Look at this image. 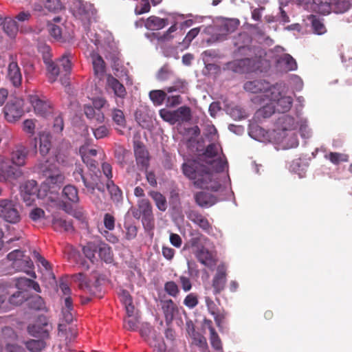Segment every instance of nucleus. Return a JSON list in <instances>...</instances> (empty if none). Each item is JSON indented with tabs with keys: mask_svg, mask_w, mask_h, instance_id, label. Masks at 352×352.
Masks as SVG:
<instances>
[{
	"mask_svg": "<svg viewBox=\"0 0 352 352\" xmlns=\"http://www.w3.org/2000/svg\"><path fill=\"white\" fill-rule=\"evenodd\" d=\"M249 134L252 138L259 142L270 141V132L265 131L258 126H252Z\"/></svg>",
	"mask_w": 352,
	"mask_h": 352,
	"instance_id": "b1692460",
	"label": "nucleus"
},
{
	"mask_svg": "<svg viewBox=\"0 0 352 352\" xmlns=\"http://www.w3.org/2000/svg\"><path fill=\"white\" fill-rule=\"evenodd\" d=\"M45 340V339L43 338H40L39 340H30L25 342V346L31 352H41L47 346Z\"/></svg>",
	"mask_w": 352,
	"mask_h": 352,
	"instance_id": "72a5a7b5",
	"label": "nucleus"
},
{
	"mask_svg": "<svg viewBox=\"0 0 352 352\" xmlns=\"http://www.w3.org/2000/svg\"><path fill=\"white\" fill-rule=\"evenodd\" d=\"M4 116L9 122L19 120L23 114V109L20 102L8 103L3 108Z\"/></svg>",
	"mask_w": 352,
	"mask_h": 352,
	"instance_id": "f8f14e48",
	"label": "nucleus"
},
{
	"mask_svg": "<svg viewBox=\"0 0 352 352\" xmlns=\"http://www.w3.org/2000/svg\"><path fill=\"white\" fill-rule=\"evenodd\" d=\"M71 54H64L58 60V64L62 67L66 74H69L72 70Z\"/></svg>",
	"mask_w": 352,
	"mask_h": 352,
	"instance_id": "c03bdc74",
	"label": "nucleus"
},
{
	"mask_svg": "<svg viewBox=\"0 0 352 352\" xmlns=\"http://www.w3.org/2000/svg\"><path fill=\"white\" fill-rule=\"evenodd\" d=\"M45 3L50 12H58L64 8L61 0H45Z\"/></svg>",
	"mask_w": 352,
	"mask_h": 352,
	"instance_id": "603ef678",
	"label": "nucleus"
},
{
	"mask_svg": "<svg viewBox=\"0 0 352 352\" xmlns=\"http://www.w3.org/2000/svg\"><path fill=\"white\" fill-rule=\"evenodd\" d=\"M64 128L63 118L60 115L55 117L53 123V131L55 133H60Z\"/></svg>",
	"mask_w": 352,
	"mask_h": 352,
	"instance_id": "052dcab7",
	"label": "nucleus"
},
{
	"mask_svg": "<svg viewBox=\"0 0 352 352\" xmlns=\"http://www.w3.org/2000/svg\"><path fill=\"white\" fill-rule=\"evenodd\" d=\"M239 21L236 19H224L221 25V36H226L233 32L239 26Z\"/></svg>",
	"mask_w": 352,
	"mask_h": 352,
	"instance_id": "a878e982",
	"label": "nucleus"
},
{
	"mask_svg": "<svg viewBox=\"0 0 352 352\" xmlns=\"http://www.w3.org/2000/svg\"><path fill=\"white\" fill-rule=\"evenodd\" d=\"M196 256L202 264L206 266H210L214 264L213 254L204 248H201L197 251Z\"/></svg>",
	"mask_w": 352,
	"mask_h": 352,
	"instance_id": "c756f323",
	"label": "nucleus"
},
{
	"mask_svg": "<svg viewBox=\"0 0 352 352\" xmlns=\"http://www.w3.org/2000/svg\"><path fill=\"white\" fill-rule=\"evenodd\" d=\"M142 221L145 228L148 230L152 229L154 225L152 211L143 214Z\"/></svg>",
	"mask_w": 352,
	"mask_h": 352,
	"instance_id": "0e129e2a",
	"label": "nucleus"
},
{
	"mask_svg": "<svg viewBox=\"0 0 352 352\" xmlns=\"http://www.w3.org/2000/svg\"><path fill=\"white\" fill-rule=\"evenodd\" d=\"M82 182L87 192L91 194H94L96 190L101 192L104 191V186L96 175L86 174Z\"/></svg>",
	"mask_w": 352,
	"mask_h": 352,
	"instance_id": "4468645a",
	"label": "nucleus"
},
{
	"mask_svg": "<svg viewBox=\"0 0 352 352\" xmlns=\"http://www.w3.org/2000/svg\"><path fill=\"white\" fill-rule=\"evenodd\" d=\"M46 10H47V8H45V4L43 6V1H36L32 4V11L38 16L47 14Z\"/></svg>",
	"mask_w": 352,
	"mask_h": 352,
	"instance_id": "6e6d98bb",
	"label": "nucleus"
},
{
	"mask_svg": "<svg viewBox=\"0 0 352 352\" xmlns=\"http://www.w3.org/2000/svg\"><path fill=\"white\" fill-rule=\"evenodd\" d=\"M107 86L113 90L116 96L119 97L124 96L126 93L125 88L123 85L111 75L107 77Z\"/></svg>",
	"mask_w": 352,
	"mask_h": 352,
	"instance_id": "bb28decb",
	"label": "nucleus"
},
{
	"mask_svg": "<svg viewBox=\"0 0 352 352\" xmlns=\"http://www.w3.org/2000/svg\"><path fill=\"white\" fill-rule=\"evenodd\" d=\"M293 99L291 96L280 86L273 85L271 88L270 97L266 99L263 107L257 111L258 116L267 118L273 114L275 111L284 112L292 107Z\"/></svg>",
	"mask_w": 352,
	"mask_h": 352,
	"instance_id": "f03ea898",
	"label": "nucleus"
},
{
	"mask_svg": "<svg viewBox=\"0 0 352 352\" xmlns=\"http://www.w3.org/2000/svg\"><path fill=\"white\" fill-rule=\"evenodd\" d=\"M226 282V270L223 265L217 267V273L212 280L214 294L220 293L225 287Z\"/></svg>",
	"mask_w": 352,
	"mask_h": 352,
	"instance_id": "f3484780",
	"label": "nucleus"
},
{
	"mask_svg": "<svg viewBox=\"0 0 352 352\" xmlns=\"http://www.w3.org/2000/svg\"><path fill=\"white\" fill-rule=\"evenodd\" d=\"M135 154L138 166L142 170H146L148 165V153L145 147L141 144H137L135 148Z\"/></svg>",
	"mask_w": 352,
	"mask_h": 352,
	"instance_id": "aec40b11",
	"label": "nucleus"
},
{
	"mask_svg": "<svg viewBox=\"0 0 352 352\" xmlns=\"http://www.w3.org/2000/svg\"><path fill=\"white\" fill-rule=\"evenodd\" d=\"M46 182L48 184H61L64 182L65 176L62 172L55 166L49 167L45 171Z\"/></svg>",
	"mask_w": 352,
	"mask_h": 352,
	"instance_id": "a211bd4d",
	"label": "nucleus"
},
{
	"mask_svg": "<svg viewBox=\"0 0 352 352\" xmlns=\"http://www.w3.org/2000/svg\"><path fill=\"white\" fill-rule=\"evenodd\" d=\"M51 148V141L47 135H42L40 138V148L39 151L42 155H45L50 151Z\"/></svg>",
	"mask_w": 352,
	"mask_h": 352,
	"instance_id": "8fccbe9b",
	"label": "nucleus"
},
{
	"mask_svg": "<svg viewBox=\"0 0 352 352\" xmlns=\"http://www.w3.org/2000/svg\"><path fill=\"white\" fill-rule=\"evenodd\" d=\"M243 87L245 91L256 94L252 99L254 103L263 105L266 99L270 97L273 86L265 81L254 80L245 82Z\"/></svg>",
	"mask_w": 352,
	"mask_h": 352,
	"instance_id": "7ed1b4c3",
	"label": "nucleus"
},
{
	"mask_svg": "<svg viewBox=\"0 0 352 352\" xmlns=\"http://www.w3.org/2000/svg\"><path fill=\"white\" fill-rule=\"evenodd\" d=\"M162 309L164 311L166 321H171L177 311L176 305L173 300H164L162 302Z\"/></svg>",
	"mask_w": 352,
	"mask_h": 352,
	"instance_id": "473e14b6",
	"label": "nucleus"
},
{
	"mask_svg": "<svg viewBox=\"0 0 352 352\" xmlns=\"http://www.w3.org/2000/svg\"><path fill=\"white\" fill-rule=\"evenodd\" d=\"M109 133V130L104 125L100 126L99 127L94 130V134L96 139H101L105 138L108 136Z\"/></svg>",
	"mask_w": 352,
	"mask_h": 352,
	"instance_id": "774afa93",
	"label": "nucleus"
},
{
	"mask_svg": "<svg viewBox=\"0 0 352 352\" xmlns=\"http://www.w3.org/2000/svg\"><path fill=\"white\" fill-rule=\"evenodd\" d=\"M121 302L124 306L126 316L124 317L123 321V327L125 329L132 330V298L129 292L125 289H121L119 293Z\"/></svg>",
	"mask_w": 352,
	"mask_h": 352,
	"instance_id": "9b49d317",
	"label": "nucleus"
},
{
	"mask_svg": "<svg viewBox=\"0 0 352 352\" xmlns=\"http://www.w3.org/2000/svg\"><path fill=\"white\" fill-rule=\"evenodd\" d=\"M195 198L197 204L201 207L208 208L217 202V199L214 196L204 192L197 193Z\"/></svg>",
	"mask_w": 352,
	"mask_h": 352,
	"instance_id": "4be33fe9",
	"label": "nucleus"
},
{
	"mask_svg": "<svg viewBox=\"0 0 352 352\" xmlns=\"http://www.w3.org/2000/svg\"><path fill=\"white\" fill-rule=\"evenodd\" d=\"M7 258L12 261L11 266L15 271L24 272L32 277H36L35 272H30L34 267L33 262L23 251L14 250L8 254Z\"/></svg>",
	"mask_w": 352,
	"mask_h": 352,
	"instance_id": "20e7f679",
	"label": "nucleus"
},
{
	"mask_svg": "<svg viewBox=\"0 0 352 352\" xmlns=\"http://www.w3.org/2000/svg\"><path fill=\"white\" fill-rule=\"evenodd\" d=\"M151 6L148 0H141L139 5L135 8V12L136 14H142L144 13L148 12Z\"/></svg>",
	"mask_w": 352,
	"mask_h": 352,
	"instance_id": "13d9d810",
	"label": "nucleus"
},
{
	"mask_svg": "<svg viewBox=\"0 0 352 352\" xmlns=\"http://www.w3.org/2000/svg\"><path fill=\"white\" fill-rule=\"evenodd\" d=\"M74 278L76 281L79 283L78 285L80 289H85L89 288V284L85 275L83 273L76 274L74 275Z\"/></svg>",
	"mask_w": 352,
	"mask_h": 352,
	"instance_id": "680f3d73",
	"label": "nucleus"
},
{
	"mask_svg": "<svg viewBox=\"0 0 352 352\" xmlns=\"http://www.w3.org/2000/svg\"><path fill=\"white\" fill-rule=\"evenodd\" d=\"M165 291L172 296H176L179 293V288L173 281L167 282L164 285Z\"/></svg>",
	"mask_w": 352,
	"mask_h": 352,
	"instance_id": "e2e57ef3",
	"label": "nucleus"
},
{
	"mask_svg": "<svg viewBox=\"0 0 352 352\" xmlns=\"http://www.w3.org/2000/svg\"><path fill=\"white\" fill-rule=\"evenodd\" d=\"M278 63L279 67L285 72L294 71L297 69L296 60L289 54L283 55Z\"/></svg>",
	"mask_w": 352,
	"mask_h": 352,
	"instance_id": "393cba45",
	"label": "nucleus"
},
{
	"mask_svg": "<svg viewBox=\"0 0 352 352\" xmlns=\"http://www.w3.org/2000/svg\"><path fill=\"white\" fill-rule=\"evenodd\" d=\"M160 115L164 121L168 122L171 124L177 123L174 111L162 109L160 111Z\"/></svg>",
	"mask_w": 352,
	"mask_h": 352,
	"instance_id": "3c124183",
	"label": "nucleus"
},
{
	"mask_svg": "<svg viewBox=\"0 0 352 352\" xmlns=\"http://www.w3.org/2000/svg\"><path fill=\"white\" fill-rule=\"evenodd\" d=\"M22 129L23 131L30 136L34 135L36 129L35 121L32 119L25 120L23 122Z\"/></svg>",
	"mask_w": 352,
	"mask_h": 352,
	"instance_id": "864d4df0",
	"label": "nucleus"
},
{
	"mask_svg": "<svg viewBox=\"0 0 352 352\" xmlns=\"http://www.w3.org/2000/svg\"><path fill=\"white\" fill-rule=\"evenodd\" d=\"M202 164L188 161L182 166L184 175L199 188L217 191L221 186L219 175L228 167L222 149L217 143L208 145L201 157Z\"/></svg>",
	"mask_w": 352,
	"mask_h": 352,
	"instance_id": "f257e3e1",
	"label": "nucleus"
},
{
	"mask_svg": "<svg viewBox=\"0 0 352 352\" xmlns=\"http://www.w3.org/2000/svg\"><path fill=\"white\" fill-rule=\"evenodd\" d=\"M63 197L74 204L79 201L78 190L72 185H67L63 188Z\"/></svg>",
	"mask_w": 352,
	"mask_h": 352,
	"instance_id": "7c9ffc66",
	"label": "nucleus"
},
{
	"mask_svg": "<svg viewBox=\"0 0 352 352\" xmlns=\"http://www.w3.org/2000/svg\"><path fill=\"white\" fill-rule=\"evenodd\" d=\"M129 151H126L122 147L118 148L116 151V156L121 164L126 163V161L129 157Z\"/></svg>",
	"mask_w": 352,
	"mask_h": 352,
	"instance_id": "69168bd1",
	"label": "nucleus"
},
{
	"mask_svg": "<svg viewBox=\"0 0 352 352\" xmlns=\"http://www.w3.org/2000/svg\"><path fill=\"white\" fill-rule=\"evenodd\" d=\"M0 212L5 221L10 223H17L21 220L17 204L7 199H0Z\"/></svg>",
	"mask_w": 352,
	"mask_h": 352,
	"instance_id": "0eeeda50",
	"label": "nucleus"
},
{
	"mask_svg": "<svg viewBox=\"0 0 352 352\" xmlns=\"http://www.w3.org/2000/svg\"><path fill=\"white\" fill-rule=\"evenodd\" d=\"M48 31L51 36L58 41H63L64 39L62 36V30L58 25L54 23H48Z\"/></svg>",
	"mask_w": 352,
	"mask_h": 352,
	"instance_id": "de8ad7c7",
	"label": "nucleus"
},
{
	"mask_svg": "<svg viewBox=\"0 0 352 352\" xmlns=\"http://www.w3.org/2000/svg\"><path fill=\"white\" fill-rule=\"evenodd\" d=\"M325 159L329 160L333 164H339L349 160V156L344 153L330 152L324 155Z\"/></svg>",
	"mask_w": 352,
	"mask_h": 352,
	"instance_id": "ea45409f",
	"label": "nucleus"
},
{
	"mask_svg": "<svg viewBox=\"0 0 352 352\" xmlns=\"http://www.w3.org/2000/svg\"><path fill=\"white\" fill-rule=\"evenodd\" d=\"M297 127V122L289 116H282L276 123V128L272 131H280V133L295 132Z\"/></svg>",
	"mask_w": 352,
	"mask_h": 352,
	"instance_id": "ddd939ff",
	"label": "nucleus"
},
{
	"mask_svg": "<svg viewBox=\"0 0 352 352\" xmlns=\"http://www.w3.org/2000/svg\"><path fill=\"white\" fill-rule=\"evenodd\" d=\"M175 120L177 122L181 123L184 122H188L191 118L190 109L187 107H181L177 110H175Z\"/></svg>",
	"mask_w": 352,
	"mask_h": 352,
	"instance_id": "f704fd0d",
	"label": "nucleus"
},
{
	"mask_svg": "<svg viewBox=\"0 0 352 352\" xmlns=\"http://www.w3.org/2000/svg\"><path fill=\"white\" fill-rule=\"evenodd\" d=\"M289 170L297 173L300 177H302L305 174L306 166L305 164H302L300 159H296L292 162Z\"/></svg>",
	"mask_w": 352,
	"mask_h": 352,
	"instance_id": "37998d69",
	"label": "nucleus"
},
{
	"mask_svg": "<svg viewBox=\"0 0 352 352\" xmlns=\"http://www.w3.org/2000/svg\"><path fill=\"white\" fill-rule=\"evenodd\" d=\"M94 72L96 76L101 79L106 72V65L103 58L97 53L91 54Z\"/></svg>",
	"mask_w": 352,
	"mask_h": 352,
	"instance_id": "6ab92c4d",
	"label": "nucleus"
},
{
	"mask_svg": "<svg viewBox=\"0 0 352 352\" xmlns=\"http://www.w3.org/2000/svg\"><path fill=\"white\" fill-rule=\"evenodd\" d=\"M206 322L210 326V342L212 347L217 351H222V344L221 340L214 331V329L210 326L211 321H206Z\"/></svg>",
	"mask_w": 352,
	"mask_h": 352,
	"instance_id": "79ce46f5",
	"label": "nucleus"
},
{
	"mask_svg": "<svg viewBox=\"0 0 352 352\" xmlns=\"http://www.w3.org/2000/svg\"><path fill=\"white\" fill-rule=\"evenodd\" d=\"M28 149L23 144H18L11 153L10 160L13 165L21 167L25 164Z\"/></svg>",
	"mask_w": 352,
	"mask_h": 352,
	"instance_id": "2eb2a0df",
	"label": "nucleus"
},
{
	"mask_svg": "<svg viewBox=\"0 0 352 352\" xmlns=\"http://www.w3.org/2000/svg\"><path fill=\"white\" fill-rule=\"evenodd\" d=\"M228 68L234 72L244 73L255 71L259 69L255 60L250 58L234 60L228 64Z\"/></svg>",
	"mask_w": 352,
	"mask_h": 352,
	"instance_id": "9d476101",
	"label": "nucleus"
},
{
	"mask_svg": "<svg viewBox=\"0 0 352 352\" xmlns=\"http://www.w3.org/2000/svg\"><path fill=\"white\" fill-rule=\"evenodd\" d=\"M188 218L204 231L209 228L210 223L208 219L195 211H190L188 214Z\"/></svg>",
	"mask_w": 352,
	"mask_h": 352,
	"instance_id": "cd10ccee",
	"label": "nucleus"
},
{
	"mask_svg": "<svg viewBox=\"0 0 352 352\" xmlns=\"http://www.w3.org/2000/svg\"><path fill=\"white\" fill-rule=\"evenodd\" d=\"M52 225L56 230L60 229L67 232L73 230L72 222L62 218H54L52 221Z\"/></svg>",
	"mask_w": 352,
	"mask_h": 352,
	"instance_id": "4c0bfd02",
	"label": "nucleus"
},
{
	"mask_svg": "<svg viewBox=\"0 0 352 352\" xmlns=\"http://www.w3.org/2000/svg\"><path fill=\"white\" fill-rule=\"evenodd\" d=\"M167 25L166 21L157 16H151L148 18L146 22V26L151 30H160Z\"/></svg>",
	"mask_w": 352,
	"mask_h": 352,
	"instance_id": "c9c22d12",
	"label": "nucleus"
},
{
	"mask_svg": "<svg viewBox=\"0 0 352 352\" xmlns=\"http://www.w3.org/2000/svg\"><path fill=\"white\" fill-rule=\"evenodd\" d=\"M21 189L25 195H35L38 192L37 183L34 180H28L21 186Z\"/></svg>",
	"mask_w": 352,
	"mask_h": 352,
	"instance_id": "58836bf2",
	"label": "nucleus"
},
{
	"mask_svg": "<svg viewBox=\"0 0 352 352\" xmlns=\"http://www.w3.org/2000/svg\"><path fill=\"white\" fill-rule=\"evenodd\" d=\"M313 30L315 34H323L327 32L324 23L314 16H311Z\"/></svg>",
	"mask_w": 352,
	"mask_h": 352,
	"instance_id": "09e8293b",
	"label": "nucleus"
},
{
	"mask_svg": "<svg viewBox=\"0 0 352 352\" xmlns=\"http://www.w3.org/2000/svg\"><path fill=\"white\" fill-rule=\"evenodd\" d=\"M28 306L35 310H47L43 299L38 295L32 296L28 299Z\"/></svg>",
	"mask_w": 352,
	"mask_h": 352,
	"instance_id": "e433bc0d",
	"label": "nucleus"
},
{
	"mask_svg": "<svg viewBox=\"0 0 352 352\" xmlns=\"http://www.w3.org/2000/svg\"><path fill=\"white\" fill-rule=\"evenodd\" d=\"M270 142H274L278 149H289L298 145V140L296 132L280 133V131H270Z\"/></svg>",
	"mask_w": 352,
	"mask_h": 352,
	"instance_id": "39448f33",
	"label": "nucleus"
},
{
	"mask_svg": "<svg viewBox=\"0 0 352 352\" xmlns=\"http://www.w3.org/2000/svg\"><path fill=\"white\" fill-rule=\"evenodd\" d=\"M149 96L155 104L160 105L165 100L166 94L162 90H153L149 93Z\"/></svg>",
	"mask_w": 352,
	"mask_h": 352,
	"instance_id": "49530a36",
	"label": "nucleus"
},
{
	"mask_svg": "<svg viewBox=\"0 0 352 352\" xmlns=\"http://www.w3.org/2000/svg\"><path fill=\"white\" fill-rule=\"evenodd\" d=\"M29 101L34 108L36 114L43 117H47L53 112V107L50 101L45 97H39L36 95H30Z\"/></svg>",
	"mask_w": 352,
	"mask_h": 352,
	"instance_id": "1a4fd4ad",
	"label": "nucleus"
},
{
	"mask_svg": "<svg viewBox=\"0 0 352 352\" xmlns=\"http://www.w3.org/2000/svg\"><path fill=\"white\" fill-rule=\"evenodd\" d=\"M52 329V324L45 316H39L35 322L28 327V333L33 337L49 339L50 332Z\"/></svg>",
	"mask_w": 352,
	"mask_h": 352,
	"instance_id": "423d86ee",
	"label": "nucleus"
},
{
	"mask_svg": "<svg viewBox=\"0 0 352 352\" xmlns=\"http://www.w3.org/2000/svg\"><path fill=\"white\" fill-rule=\"evenodd\" d=\"M112 118L117 125L116 130L120 134H124V132L122 129L126 127V120L124 113L120 109H114L112 112Z\"/></svg>",
	"mask_w": 352,
	"mask_h": 352,
	"instance_id": "c85d7f7f",
	"label": "nucleus"
},
{
	"mask_svg": "<svg viewBox=\"0 0 352 352\" xmlns=\"http://www.w3.org/2000/svg\"><path fill=\"white\" fill-rule=\"evenodd\" d=\"M26 300V295L23 291H18L9 298V302L14 305H19Z\"/></svg>",
	"mask_w": 352,
	"mask_h": 352,
	"instance_id": "5fc2aeb1",
	"label": "nucleus"
},
{
	"mask_svg": "<svg viewBox=\"0 0 352 352\" xmlns=\"http://www.w3.org/2000/svg\"><path fill=\"white\" fill-rule=\"evenodd\" d=\"M98 253L100 259L107 263H111L113 261V254L111 248L106 243L98 241Z\"/></svg>",
	"mask_w": 352,
	"mask_h": 352,
	"instance_id": "412c9836",
	"label": "nucleus"
},
{
	"mask_svg": "<svg viewBox=\"0 0 352 352\" xmlns=\"http://www.w3.org/2000/svg\"><path fill=\"white\" fill-rule=\"evenodd\" d=\"M23 175V171L10 164L8 159L0 155V182L17 179Z\"/></svg>",
	"mask_w": 352,
	"mask_h": 352,
	"instance_id": "6e6552de",
	"label": "nucleus"
},
{
	"mask_svg": "<svg viewBox=\"0 0 352 352\" xmlns=\"http://www.w3.org/2000/svg\"><path fill=\"white\" fill-rule=\"evenodd\" d=\"M48 74V80L50 82H54L60 74V68L58 63L52 61L45 65Z\"/></svg>",
	"mask_w": 352,
	"mask_h": 352,
	"instance_id": "a19ab883",
	"label": "nucleus"
},
{
	"mask_svg": "<svg viewBox=\"0 0 352 352\" xmlns=\"http://www.w3.org/2000/svg\"><path fill=\"white\" fill-rule=\"evenodd\" d=\"M40 51L42 53L43 60L45 65L49 64L52 61L51 49L48 45H44L40 47Z\"/></svg>",
	"mask_w": 352,
	"mask_h": 352,
	"instance_id": "4d7b16f0",
	"label": "nucleus"
},
{
	"mask_svg": "<svg viewBox=\"0 0 352 352\" xmlns=\"http://www.w3.org/2000/svg\"><path fill=\"white\" fill-rule=\"evenodd\" d=\"M107 188L111 196V199L114 202H119L122 200V193L121 190L111 180L107 181Z\"/></svg>",
	"mask_w": 352,
	"mask_h": 352,
	"instance_id": "2f4dec72",
	"label": "nucleus"
},
{
	"mask_svg": "<svg viewBox=\"0 0 352 352\" xmlns=\"http://www.w3.org/2000/svg\"><path fill=\"white\" fill-rule=\"evenodd\" d=\"M186 82L182 80H177L174 83L173 86L167 87L166 90L168 93H171L177 91L183 93L186 89Z\"/></svg>",
	"mask_w": 352,
	"mask_h": 352,
	"instance_id": "bf43d9fd",
	"label": "nucleus"
},
{
	"mask_svg": "<svg viewBox=\"0 0 352 352\" xmlns=\"http://www.w3.org/2000/svg\"><path fill=\"white\" fill-rule=\"evenodd\" d=\"M29 216L32 221H37L45 217V211L40 208H36L31 210Z\"/></svg>",
	"mask_w": 352,
	"mask_h": 352,
	"instance_id": "338daca9",
	"label": "nucleus"
},
{
	"mask_svg": "<svg viewBox=\"0 0 352 352\" xmlns=\"http://www.w3.org/2000/svg\"><path fill=\"white\" fill-rule=\"evenodd\" d=\"M7 78L14 87H19L22 82V74L18 63L12 61L8 67Z\"/></svg>",
	"mask_w": 352,
	"mask_h": 352,
	"instance_id": "dca6fc26",
	"label": "nucleus"
},
{
	"mask_svg": "<svg viewBox=\"0 0 352 352\" xmlns=\"http://www.w3.org/2000/svg\"><path fill=\"white\" fill-rule=\"evenodd\" d=\"M98 241H90L84 245L82 249L85 257L87 258L92 263H94L95 261H97L96 253L98 252Z\"/></svg>",
	"mask_w": 352,
	"mask_h": 352,
	"instance_id": "5701e85b",
	"label": "nucleus"
},
{
	"mask_svg": "<svg viewBox=\"0 0 352 352\" xmlns=\"http://www.w3.org/2000/svg\"><path fill=\"white\" fill-rule=\"evenodd\" d=\"M150 195L155 201L158 209L161 211H165L167 208L166 200L165 197L158 192H151Z\"/></svg>",
	"mask_w": 352,
	"mask_h": 352,
	"instance_id": "a18cd8bd",
	"label": "nucleus"
}]
</instances>
